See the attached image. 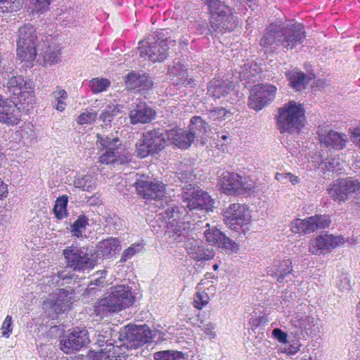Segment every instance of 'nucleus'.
I'll return each instance as SVG.
<instances>
[{
	"mask_svg": "<svg viewBox=\"0 0 360 360\" xmlns=\"http://www.w3.org/2000/svg\"><path fill=\"white\" fill-rule=\"evenodd\" d=\"M8 88L13 98L23 108L32 106L34 103L32 82L25 81L22 76L11 77L8 82Z\"/></svg>",
	"mask_w": 360,
	"mask_h": 360,
	"instance_id": "9d476101",
	"label": "nucleus"
},
{
	"mask_svg": "<svg viewBox=\"0 0 360 360\" xmlns=\"http://www.w3.org/2000/svg\"><path fill=\"white\" fill-rule=\"evenodd\" d=\"M134 183L137 194L146 200H161L165 194V185L158 181H152L145 175L136 174Z\"/></svg>",
	"mask_w": 360,
	"mask_h": 360,
	"instance_id": "f8f14e48",
	"label": "nucleus"
},
{
	"mask_svg": "<svg viewBox=\"0 0 360 360\" xmlns=\"http://www.w3.org/2000/svg\"><path fill=\"white\" fill-rule=\"evenodd\" d=\"M176 84H183L185 86H190L192 87L193 84H195V81L191 78L188 79L186 75L185 78H182L179 82H176Z\"/></svg>",
	"mask_w": 360,
	"mask_h": 360,
	"instance_id": "338daca9",
	"label": "nucleus"
},
{
	"mask_svg": "<svg viewBox=\"0 0 360 360\" xmlns=\"http://www.w3.org/2000/svg\"><path fill=\"white\" fill-rule=\"evenodd\" d=\"M269 314L263 307H258L250 314L249 324L252 330L264 327L269 322Z\"/></svg>",
	"mask_w": 360,
	"mask_h": 360,
	"instance_id": "e433bc0d",
	"label": "nucleus"
},
{
	"mask_svg": "<svg viewBox=\"0 0 360 360\" xmlns=\"http://www.w3.org/2000/svg\"><path fill=\"white\" fill-rule=\"evenodd\" d=\"M304 117L302 105L291 101L278 109L276 117L277 128L281 134L298 132L304 126Z\"/></svg>",
	"mask_w": 360,
	"mask_h": 360,
	"instance_id": "39448f33",
	"label": "nucleus"
},
{
	"mask_svg": "<svg viewBox=\"0 0 360 360\" xmlns=\"http://www.w3.org/2000/svg\"><path fill=\"white\" fill-rule=\"evenodd\" d=\"M72 295L66 289H59L53 299L51 300V308L58 314H63L70 309Z\"/></svg>",
	"mask_w": 360,
	"mask_h": 360,
	"instance_id": "7c9ffc66",
	"label": "nucleus"
},
{
	"mask_svg": "<svg viewBox=\"0 0 360 360\" xmlns=\"http://www.w3.org/2000/svg\"><path fill=\"white\" fill-rule=\"evenodd\" d=\"M112 299L111 295L98 300L94 305V311L96 316H107L109 314L120 311L118 304Z\"/></svg>",
	"mask_w": 360,
	"mask_h": 360,
	"instance_id": "2f4dec72",
	"label": "nucleus"
},
{
	"mask_svg": "<svg viewBox=\"0 0 360 360\" xmlns=\"http://www.w3.org/2000/svg\"><path fill=\"white\" fill-rule=\"evenodd\" d=\"M200 328H202V330L204 333L209 337L210 339H214L216 337L215 332L214 331L215 329V324L212 322H207L203 324L202 326H199Z\"/></svg>",
	"mask_w": 360,
	"mask_h": 360,
	"instance_id": "680f3d73",
	"label": "nucleus"
},
{
	"mask_svg": "<svg viewBox=\"0 0 360 360\" xmlns=\"http://www.w3.org/2000/svg\"><path fill=\"white\" fill-rule=\"evenodd\" d=\"M97 184V176L94 172H88L84 175H78L74 180L76 188L84 191L91 192L94 190Z\"/></svg>",
	"mask_w": 360,
	"mask_h": 360,
	"instance_id": "4c0bfd02",
	"label": "nucleus"
},
{
	"mask_svg": "<svg viewBox=\"0 0 360 360\" xmlns=\"http://www.w3.org/2000/svg\"><path fill=\"white\" fill-rule=\"evenodd\" d=\"M166 139L180 148L186 149L194 141L193 135L181 128L165 130Z\"/></svg>",
	"mask_w": 360,
	"mask_h": 360,
	"instance_id": "a878e982",
	"label": "nucleus"
},
{
	"mask_svg": "<svg viewBox=\"0 0 360 360\" xmlns=\"http://www.w3.org/2000/svg\"><path fill=\"white\" fill-rule=\"evenodd\" d=\"M240 186L237 193V195H250L252 193L255 191V185L256 183L255 181L251 179L250 177L247 176H241L240 181Z\"/></svg>",
	"mask_w": 360,
	"mask_h": 360,
	"instance_id": "09e8293b",
	"label": "nucleus"
},
{
	"mask_svg": "<svg viewBox=\"0 0 360 360\" xmlns=\"http://www.w3.org/2000/svg\"><path fill=\"white\" fill-rule=\"evenodd\" d=\"M272 336L278 340L280 343L287 344L288 343V335L285 332L282 330L281 328H276L272 331Z\"/></svg>",
	"mask_w": 360,
	"mask_h": 360,
	"instance_id": "bf43d9fd",
	"label": "nucleus"
},
{
	"mask_svg": "<svg viewBox=\"0 0 360 360\" xmlns=\"http://www.w3.org/2000/svg\"><path fill=\"white\" fill-rule=\"evenodd\" d=\"M123 107L119 104H110L102 111L99 119L105 126H110L113 118L121 113Z\"/></svg>",
	"mask_w": 360,
	"mask_h": 360,
	"instance_id": "a19ab883",
	"label": "nucleus"
},
{
	"mask_svg": "<svg viewBox=\"0 0 360 360\" xmlns=\"http://www.w3.org/2000/svg\"><path fill=\"white\" fill-rule=\"evenodd\" d=\"M165 31L158 30L139 41V49L141 58H148L153 63L162 62L167 58L169 45Z\"/></svg>",
	"mask_w": 360,
	"mask_h": 360,
	"instance_id": "423d86ee",
	"label": "nucleus"
},
{
	"mask_svg": "<svg viewBox=\"0 0 360 360\" xmlns=\"http://www.w3.org/2000/svg\"><path fill=\"white\" fill-rule=\"evenodd\" d=\"M330 222L326 214H315L304 219L297 218L291 222L290 230L294 233L304 235L326 229L330 226Z\"/></svg>",
	"mask_w": 360,
	"mask_h": 360,
	"instance_id": "ddd939ff",
	"label": "nucleus"
},
{
	"mask_svg": "<svg viewBox=\"0 0 360 360\" xmlns=\"http://www.w3.org/2000/svg\"><path fill=\"white\" fill-rule=\"evenodd\" d=\"M337 286L341 291H348L351 288V284L347 275H342L340 278L337 281Z\"/></svg>",
	"mask_w": 360,
	"mask_h": 360,
	"instance_id": "052dcab7",
	"label": "nucleus"
},
{
	"mask_svg": "<svg viewBox=\"0 0 360 360\" xmlns=\"http://www.w3.org/2000/svg\"><path fill=\"white\" fill-rule=\"evenodd\" d=\"M61 50L58 46H49L44 53V61L49 64H56L60 59Z\"/></svg>",
	"mask_w": 360,
	"mask_h": 360,
	"instance_id": "de8ad7c7",
	"label": "nucleus"
},
{
	"mask_svg": "<svg viewBox=\"0 0 360 360\" xmlns=\"http://www.w3.org/2000/svg\"><path fill=\"white\" fill-rule=\"evenodd\" d=\"M118 340L119 342L112 343L109 348L105 347L98 351L89 350L87 354L88 358L91 360H122L127 356V352L131 348L129 347V343L126 341Z\"/></svg>",
	"mask_w": 360,
	"mask_h": 360,
	"instance_id": "dca6fc26",
	"label": "nucleus"
},
{
	"mask_svg": "<svg viewBox=\"0 0 360 360\" xmlns=\"http://www.w3.org/2000/svg\"><path fill=\"white\" fill-rule=\"evenodd\" d=\"M143 248L142 243H134L127 249L124 250L122 254L120 259V263H124L128 259H131L136 254L140 252Z\"/></svg>",
	"mask_w": 360,
	"mask_h": 360,
	"instance_id": "864d4df0",
	"label": "nucleus"
},
{
	"mask_svg": "<svg viewBox=\"0 0 360 360\" xmlns=\"http://www.w3.org/2000/svg\"><path fill=\"white\" fill-rule=\"evenodd\" d=\"M226 113L224 108H216L209 111V117L214 121H220L224 119Z\"/></svg>",
	"mask_w": 360,
	"mask_h": 360,
	"instance_id": "13d9d810",
	"label": "nucleus"
},
{
	"mask_svg": "<svg viewBox=\"0 0 360 360\" xmlns=\"http://www.w3.org/2000/svg\"><path fill=\"white\" fill-rule=\"evenodd\" d=\"M110 86V81L106 78L96 77L89 82V87L94 94L105 91Z\"/></svg>",
	"mask_w": 360,
	"mask_h": 360,
	"instance_id": "a18cd8bd",
	"label": "nucleus"
},
{
	"mask_svg": "<svg viewBox=\"0 0 360 360\" xmlns=\"http://www.w3.org/2000/svg\"><path fill=\"white\" fill-rule=\"evenodd\" d=\"M89 342L88 332L84 328H73L67 336L61 340V349L66 354L77 351Z\"/></svg>",
	"mask_w": 360,
	"mask_h": 360,
	"instance_id": "6ab92c4d",
	"label": "nucleus"
},
{
	"mask_svg": "<svg viewBox=\"0 0 360 360\" xmlns=\"http://www.w3.org/2000/svg\"><path fill=\"white\" fill-rule=\"evenodd\" d=\"M155 117V110L145 102H139L129 112V118L133 124L148 123Z\"/></svg>",
	"mask_w": 360,
	"mask_h": 360,
	"instance_id": "bb28decb",
	"label": "nucleus"
},
{
	"mask_svg": "<svg viewBox=\"0 0 360 360\" xmlns=\"http://www.w3.org/2000/svg\"><path fill=\"white\" fill-rule=\"evenodd\" d=\"M187 212L184 206L170 207L165 210L162 217L165 221L166 227L176 236L175 240L182 242L189 257L198 262H206L214 257L212 249L205 248L201 241L188 238L190 222L186 221Z\"/></svg>",
	"mask_w": 360,
	"mask_h": 360,
	"instance_id": "f257e3e1",
	"label": "nucleus"
},
{
	"mask_svg": "<svg viewBox=\"0 0 360 360\" xmlns=\"http://www.w3.org/2000/svg\"><path fill=\"white\" fill-rule=\"evenodd\" d=\"M89 218L84 214H80L70 226V231L72 236L81 238L89 225Z\"/></svg>",
	"mask_w": 360,
	"mask_h": 360,
	"instance_id": "c03bdc74",
	"label": "nucleus"
},
{
	"mask_svg": "<svg viewBox=\"0 0 360 360\" xmlns=\"http://www.w3.org/2000/svg\"><path fill=\"white\" fill-rule=\"evenodd\" d=\"M205 4L210 14V26L214 32L223 34L236 28L238 17L222 0H205Z\"/></svg>",
	"mask_w": 360,
	"mask_h": 360,
	"instance_id": "20e7f679",
	"label": "nucleus"
},
{
	"mask_svg": "<svg viewBox=\"0 0 360 360\" xmlns=\"http://www.w3.org/2000/svg\"><path fill=\"white\" fill-rule=\"evenodd\" d=\"M112 299L118 304L120 311L129 307L134 302V296L132 295L131 288L124 285L114 287L110 292Z\"/></svg>",
	"mask_w": 360,
	"mask_h": 360,
	"instance_id": "cd10ccee",
	"label": "nucleus"
},
{
	"mask_svg": "<svg viewBox=\"0 0 360 360\" xmlns=\"http://www.w3.org/2000/svg\"><path fill=\"white\" fill-rule=\"evenodd\" d=\"M97 249L105 258H112L121 250V243L112 237L102 240L97 244Z\"/></svg>",
	"mask_w": 360,
	"mask_h": 360,
	"instance_id": "72a5a7b5",
	"label": "nucleus"
},
{
	"mask_svg": "<svg viewBox=\"0 0 360 360\" xmlns=\"http://www.w3.org/2000/svg\"><path fill=\"white\" fill-rule=\"evenodd\" d=\"M120 332H115L110 327L103 329L99 332L97 339V345L100 349L109 348L112 343H117L116 338L119 340Z\"/></svg>",
	"mask_w": 360,
	"mask_h": 360,
	"instance_id": "58836bf2",
	"label": "nucleus"
},
{
	"mask_svg": "<svg viewBox=\"0 0 360 360\" xmlns=\"http://www.w3.org/2000/svg\"><path fill=\"white\" fill-rule=\"evenodd\" d=\"M19 103L4 98L0 95V122L7 125H16L21 120Z\"/></svg>",
	"mask_w": 360,
	"mask_h": 360,
	"instance_id": "412c9836",
	"label": "nucleus"
},
{
	"mask_svg": "<svg viewBox=\"0 0 360 360\" xmlns=\"http://www.w3.org/2000/svg\"><path fill=\"white\" fill-rule=\"evenodd\" d=\"M359 188L360 184L357 180L350 178L338 179L333 184L329 186L328 192L334 200L345 202L349 195Z\"/></svg>",
	"mask_w": 360,
	"mask_h": 360,
	"instance_id": "f3484780",
	"label": "nucleus"
},
{
	"mask_svg": "<svg viewBox=\"0 0 360 360\" xmlns=\"http://www.w3.org/2000/svg\"><path fill=\"white\" fill-rule=\"evenodd\" d=\"M51 96L57 101L56 109L59 112H63L66 108L68 93L63 89L57 87V90L52 92Z\"/></svg>",
	"mask_w": 360,
	"mask_h": 360,
	"instance_id": "8fccbe9b",
	"label": "nucleus"
},
{
	"mask_svg": "<svg viewBox=\"0 0 360 360\" xmlns=\"http://www.w3.org/2000/svg\"><path fill=\"white\" fill-rule=\"evenodd\" d=\"M67 267L79 273L89 272L97 264L96 250L89 246L72 244L63 251Z\"/></svg>",
	"mask_w": 360,
	"mask_h": 360,
	"instance_id": "7ed1b4c3",
	"label": "nucleus"
},
{
	"mask_svg": "<svg viewBox=\"0 0 360 360\" xmlns=\"http://www.w3.org/2000/svg\"><path fill=\"white\" fill-rule=\"evenodd\" d=\"M316 165L319 167L323 165L322 169L328 172H333L339 169V160L335 158H330L323 160L321 156L317 157Z\"/></svg>",
	"mask_w": 360,
	"mask_h": 360,
	"instance_id": "603ef678",
	"label": "nucleus"
},
{
	"mask_svg": "<svg viewBox=\"0 0 360 360\" xmlns=\"http://www.w3.org/2000/svg\"><path fill=\"white\" fill-rule=\"evenodd\" d=\"M344 242L342 236H335L332 234L319 235L311 239L309 251L312 255H318L324 250H330Z\"/></svg>",
	"mask_w": 360,
	"mask_h": 360,
	"instance_id": "4be33fe9",
	"label": "nucleus"
},
{
	"mask_svg": "<svg viewBox=\"0 0 360 360\" xmlns=\"http://www.w3.org/2000/svg\"><path fill=\"white\" fill-rule=\"evenodd\" d=\"M153 332L146 324L141 326L127 325L119 334V340L129 343L131 348H137L153 341Z\"/></svg>",
	"mask_w": 360,
	"mask_h": 360,
	"instance_id": "9b49d317",
	"label": "nucleus"
},
{
	"mask_svg": "<svg viewBox=\"0 0 360 360\" xmlns=\"http://www.w3.org/2000/svg\"><path fill=\"white\" fill-rule=\"evenodd\" d=\"M205 237L209 244L212 245H217V247L225 249L226 250L233 251L237 246L234 241L226 237L219 229H208L205 231Z\"/></svg>",
	"mask_w": 360,
	"mask_h": 360,
	"instance_id": "c85d7f7f",
	"label": "nucleus"
},
{
	"mask_svg": "<svg viewBox=\"0 0 360 360\" xmlns=\"http://www.w3.org/2000/svg\"><path fill=\"white\" fill-rule=\"evenodd\" d=\"M318 135L321 144L337 150H342L346 146L348 141L346 134L334 130H329L326 132L323 131V129H319Z\"/></svg>",
	"mask_w": 360,
	"mask_h": 360,
	"instance_id": "5701e85b",
	"label": "nucleus"
},
{
	"mask_svg": "<svg viewBox=\"0 0 360 360\" xmlns=\"http://www.w3.org/2000/svg\"><path fill=\"white\" fill-rule=\"evenodd\" d=\"M240 176L235 172L224 171L219 178V190L228 195H237Z\"/></svg>",
	"mask_w": 360,
	"mask_h": 360,
	"instance_id": "393cba45",
	"label": "nucleus"
},
{
	"mask_svg": "<svg viewBox=\"0 0 360 360\" xmlns=\"http://www.w3.org/2000/svg\"><path fill=\"white\" fill-rule=\"evenodd\" d=\"M276 87L269 84L255 85L250 91L248 105L256 111L262 110L275 98Z\"/></svg>",
	"mask_w": 360,
	"mask_h": 360,
	"instance_id": "4468645a",
	"label": "nucleus"
},
{
	"mask_svg": "<svg viewBox=\"0 0 360 360\" xmlns=\"http://www.w3.org/2000/svg\"><path fill=\"white\" fill-rule=\"evenodd\" d=\"M234 89L233 82L224 79H212L207 85V94L210 96L217 99L226 96Z\"/></svg>",
	"mask_w": 360,
	"mask_h": 360,
	"instance_id": "c756f323",
	"label": "nucleus"
},
{
	"mask_svg": "<svg viewBox=\"0 0 360 360\" xmlns=\"http://www.w3.org/2000/svg\"><path fill=\"white\" fill-rule=\"evenodd\" d=\"M21 136L25 143H32L36 139L35 133L31 129L22 130Z\"/></svg>",
	"mask_w": 360,
	"mask_h": 360,
	"instance_id": "e2e57ef3",
	"label": "nucleus"
},
{
	"mask_svg": "<svg viewBox=\"0 0 360 360\" xmlns=\"http://www.w3.org/2000/svg\"><path fill=\"white\" fill-rule=\"evenodd\" d=\"M96 144L100 151L102 150H119L121 141L117 137L104 136L97 134Z\"/></svg>",
	"mask_w": 360,
	"mask_h": 360,
	"instance_id": "ea45409f",
	"label": "nucleus"
},
{
	"mask_svg": "<svg viewBox=\"0 0 360 360\" xmlns=\"http://www.w3.org/2000/svg\"><path fill=\"white\" fill-rule=\"evenodd\" d=\"M305 37L304 27L301 23L294 20H278L266 28L259 44L266 49L283 46L286 49H292L301 44Z\"/></svg>",
	"mask_w": 360,
	"mask_h": 360,
	"instance_id": "f03ea898",
	"label": "nucleus"
},
{
	"mask_svg": "<svg viewBox=\"0 0 360 360\" xmlns=\"http://www.w3.org/2000/svg\"><path fill=\"white\" fill-rule=\"evenodd\" d=\"M301 344L300 340H296L293 344H290L288 347L285 348V352L289 355H294L300 349Z\"/></svg>",
	"mask_w": 360,
	"mask_h": 360,
	"instance_id": "0e129e2a",
	"label": "nucleus"
},
{
	"mask_svg": "<svg viewBox=\"0 0 360 360\" xmlns=\"http://www.w3.org/2000/svg\"><path fill=\"white\" fill-rule=\"evenodd\" d=\"M17 57L21 61L32 62L35 60L38 39L36 30L31 24H25L18 30Z\"/></svg>",
	"mask_w": 360,
	"mask_h": 360,
	"instance_id": "0eeeda50",
	"label": "nucleus"
},
{
	"mask_svg": "<svg viewBox=\"0 0 360 360\" xmlns=\"http://www.w3.org/2000/svg\"><path fill=\"white\" fill-rule=\"evenodd\" d=\"M99 157V162L104 165L120 164L123 165L131 161V157L129 155H121L120 150H103Z\"/></svg>",
	"mask_w": 360,
	"mask_h": 360,
	"instance_id": "f704fd0d",
	"label": "nucleus"
},
{
	"mask_svg": "<svg viewBox=\"0 0 360 360\" xmlns=\"http://www.w3.org/2000/svg\"><path fill=\"white\" fill-rule=\"evenodd\" d=\"M124 84L127 89L136 91L148 90L153 85L148 75L135 71H132L125 76Z\"/></svg>",
	"mask_w": 360,
	"mask_h": 360,
	"instance_id": "b1692460",
	"label": "nucleus"
},
{
	"mask_svg": "<svg viewBox=\"0 0 360 360\" xmlns=\"http://www.w3.org/2000/svg\"><path fill=\"white\" fill-rule=\"evenodd\" d=\"M165 130L153 129L143 133L142 138L136 144V152L141 158L157 153L164 148L166 143Z\"/></svg>",
	"mask_w": 360,
	"mask_h": 360,
	"instance_id": "6e6552de",
	"label": "nucleus"
},
{
	"mask_svg": "<svg viewBox=\"0 0 360 360\" xmlns=\"http://www.w3.org/2000/svg\"><path fill=\"white\" fill-rule=\"evenodd\" d=\"M189 133L193 135V139L200 136L202 137L207 131L208 124L204 121L200 116H193L190 120Z\"/></svg>",
	"mask_w": 360,
	"mask_h": 360,
	"instance_id": "79ce46f5",
	"label": "nucleus"
},
{
	"mask_svg": "<svg viewBox=\"0 0 360 360\" xmlns=\"http://www.w3.org/2000/svg\"><path fill=\"white\" fill-rule=\"evenodd\" d=\"M262 70L257 63H247L240 68V70L238 72V78L240 81H244V84L247 86L248 84L257 80Z\"/></svg>",
	"mask_w": 360,
	"mask_h": 360,
	"instance_id": "473e14b6",
	"label": "nucleus"
},
{
	"mask_svg": "<svg viewBox=\"0 0 360 360\" xmlns=\"http://www.w3.org/2000/svg\"><path fill=\"white\" fill-rule=\"evenodd\" d=\"M285 76L289 82L290 86L295 91L305 89L309 82L307 75L302 71L295 70L288 71L285 73Z\"/></svg>",
	"mask_w": 360,
	"mask_h": 360,
	"instance_id": "c9c22d12",
	"label": "nucleus"
},
{
	"mask_svg": "<svg viewBox=\"0 0 360 360\" xmlns=\"http://www.w3.org/2000/svg\"><path fill=\"white\" fill-rule=\"evenodd\" d=\"M223 215L225 224L237 232L245 233L252 220L249 208L240 203L231 204Z\"/></svg>",
	"mask_w": 360,
	"mask_h": 360,
	"instance_id": "1a4fd4ad",
	"label": "nucleus"
},
{
	"mask_svg": "<svg viewBox=\"0 0 360 360\" xmlns=\"http://www.w3.org/2000/svg\"><path fill=\"white\" fill-rule=\"evenodd\" d=\"M266 273L268 276L276 278L277 282L282 285L289 282L294 283L295 278L290 259L274 261L267 267Z\"/></svg>",
	"mask_w": 360,
	"mask_h": 360,
	"instance_id": "a211bd4d",
	"label": "nucleus"
},
{
	"mask_svg": "<svg viewBox=\"0 0 360 360\" xmlns=\"http://www.w3.org/2000/svg\"><path fill=\"white\" fill-rule=\"evenodd\" d=\"M68 203V197L67 195H63L57 198L53 208V212L55 217L58 220H62L68 217L69 213L67 209Z\"/></svg>",
	"mask_w": 360,
	"mask_h": 360,
	"instance_id": "37998d69",
	"label": "nucleus"
},
{
	"mask_svg": "<svg viewBox=\"0 0 360 360\" xmlns=\"http://www.w3.org/2000/svg\"><path fill=\"white\" fill-rule=\"evenodd\" d=\"M210 300L208 293L205 291H198L193 298V306L198 309H202Z\"/></svg>",
	"mask_w": 360,
	"mask_h": 360,
	"instance_id": "5fc2aeb1",
	"label": "nucleus"
},
{
	"mask_svg": "<svg viewBox=\"0 0 360 360\" xmlns=\"http://www.w3.org/2000/svg\"><path fill=\"white\" fill-rule=\"evenodd\" d=\"M168 74L170 77H177L176 82L185 78L187 74V68L179 62H173L169 67Z\"/></svg>",
	"mask_w": 360,
	"mask_h": 360,
	"instance_id": "3c124183",
	"label": "nucleus"
},
{
	"mask_svg": "<svg viewBox=\"0 0 360 360\" xmlns=\"http://www.w3.org/2000/svg\"><path fill=\"white\" fill-rule=\"evenodd\" d=\"M1 330L3 337L6 338L10 337L13 331V322L11 316H6L1 325Z\"/></svg>",
	"mask_w": 360,
	"mask_h": 360,
	"instance_id": "4d7b16f0",
	"label": "nucleus"
},
{
	"mask_svg": "<svg viewBox=\"0 0 360 360\" xmlns=\"http://www.w3.org/2000/svg\"><path fill=\"white\" fill-rule=\"evenodd\" d=\"M155 360H184V354L181 352L163 350L153 354Z\"/></svg>",
	"mask_w": 360,
	"mask_h": 360,
	"instance_id": "49530a36",
	"label": "nucleus"
},
{
	"mask_svg": "<svg viewBox=\"0 0 360 360\" xmlns=\"http://www.w3.org/2000/svg\"><path fill=\"white\" fill-rule=\"evenodd\" d=\"M182 200L190 211L196 210L210 212L214 208V199L207 192L202 190L193 189L191 193L184 192Z\"/></svg>",
	"mask_w": 360,
	"mask_h": 360,
	"instance_id": "2eb2a0df",
	"label": "nucleus"
},
{
	"mask_svg": "<svg viewBox=\"0 0 360 360\" xmlns=\"http://www.w3.org/2000/svg\"><path fill=\"white\" fill-rule=\"evenodd\" d=\"M96 117L97 113L96 112H94L93 110H86L79 115L77 122L80 125L89 124L93 123L96 120Z\"/></svg>",
	"mask_w": 360,
	"mask_h": 360,
	"instance_id": "6e6d98bb",
	"label": "nucleus"
},
{
	"mask_svg": "<svg viewBox=\"0 0 360 360\" xmlns=\"http://www.w3.org/2000/svg\"><path fill=\"white\" fill-rule=\"evenodd\" d=\"M4 3L10 4L11 11H18L22 6L23 0H5Z\"/></svg>",
	"mask_w": 360,
	"mask_h": 360,
	"instance_id": "69168bd1",
	"label": "nucleus"
},
{
	"mask_svg": "<svg viewBox=\"0 0 360 360\" xmlns=\"http://www.w3.org/2000/svg\"><path fill=\"white\" fill-rule=\"evenodd\" d=\"M307 308V305L300 304L290 319L292 326L297 328L303 337L304 335H311L314 331L316 326L315 319L304 311V309Z\"/></svg>",
	"mask_w": 360,
	"mask_h": 360,
	"instance_id": "aec40b11",
	"label": "nucleus"
},
{
	"mask_svg": "<svg viewBox=\"0 0 360 360\" xmlns=\"http://www.w3.org/2000/svg\"><path fill=\"white\" fill-rule=\"evenodd\" d=\"M354 141L360 148V126L356 127L353 131Z\"/></svg>",
	"mask_w": 360,
	"mask_h": 360,
	"instance_id": "774afa93",
	"label": "nucleus"
}]
</instances>
